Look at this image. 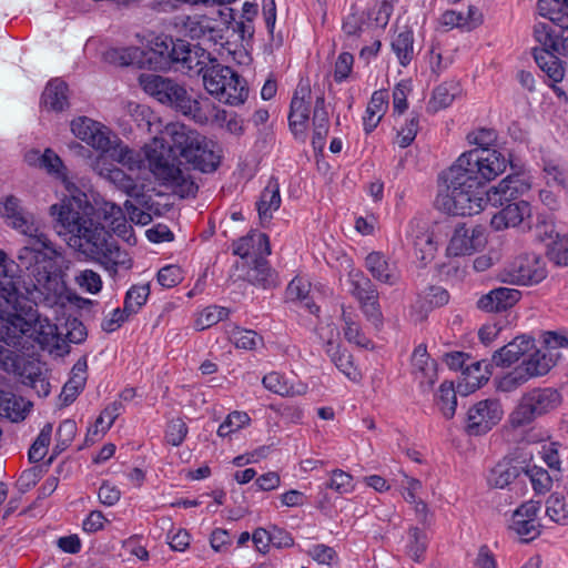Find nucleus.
Segmentation results:
<instances>
[{"label": "nucleus", "instance_id": "7c9ffc66", "mask_svg": "<svg viewBox=\"0 0 568 568\" xmlns=\"http://www.w3.org/2000/svg\"><path fill=\"white\" fill-rule=\"evenodd\" d=\"M280 184L276 179L272 178L261 193L257 202V212L262 222H268L273 212L281 206Z\"/></svg>", "mask_w": 568, "mask_h": 568}, {"label": "nucleus", "instance_id": "774afa93", "mask_svg": "<svg viewBox=\"0 0 568 568\" xmlns=\"http://www.w3.org/2000/svg\"><path fill=\"white\" fill-rule=\"evenodd\" d=\"M542 351L551 353L561 358L560 348H568V336L564 332L548 331L542 334Z\"/></svg>", "mask_w": 568, "mask_h": 568}, {"label": "nucleus", "instance_id": "aec40b11", "mask_svg": "<svg viewBox=\"0 0 568 568\" xmlns=\"http://www.w3.org/2000/svg\"><path fill=\"white\" fill-rule=\"evenodd\" d=\"M305 94H308V91L304 88L295 92L288 114L291 131L298 139L305 138L310 119V102L305 101Z\"/></svg>", "mask_w": 568, "mask_h": 568}, {"label": "nucleus", "instance_id": "c756f323", "mask_svg": "<svg viewBox=\"0 0 568 568\" xmlns=\"http://www.w3.org/2000/svg\"><path fill=\"white\" fill-rule=\"evenodd\" d=\"M388 108V93L385 90L375 91L368 102L363 118V125L366 133L373 132Z\"/></svg>", "mask_w": 568, "mask_h": 568}, {"label": "nucleus", "instance_id": "a211bd4d", "mask_svg": "<svg viewBox=\"0 0 568 568\" xmlns=\"http://www.w3.org/2000/svg\"><path fill=\"white\" fill-rule=\"evenodd\" d=\"M183 32L192 39L216 43L221 39L219 22L204 14L183 17L181 20Z\"/></svg>", "mask_w": 568, "mask_h": 568}, {"label": "nucleus", "instance_id": "bb28decb", "mask_svg": "<svg viewBox=\"0 0 568 568\" xmlns=\"http://www.w3.org/2000/svg\"><path fill=\"white\" fill-rule=\"evenodd\" d=\"M88 363L85 357H81L73 365L71 377L64 384L60 398L64 405H69L78 397L84 388L87 382Z\"/></svg>", "mask_w": 568, "mask_h": 568}, {"label": "nucleus", "instance_id": "79ce46f5", "mask_svg": "<svg viewBox=\"0 0 568 568\" xmlns=\"http://www.w3.org/2000/svg\"><path fill=\"white\" fill-rule=\"evenodd\" d=\"M262 384L267 390L282 397H292L304 393V387L296 389L288 378L278 372H271L266 374L262 378Z\"/></svg>", "mask_w": 568, "mask_h": 568}, {"label": "nucleus", "instance_id": "1a4fd4ad", "mask_svg": "<svg viewBox=\"0 0 568 568\" xmlns=\"http://www.w3.org/2000/svg\"><path fill=\"white\" fill-rule=\"evenodd\" d=\"M546 275V262L536 253H526L517 256L500 273L503 282L519 285L537 284Z\"/></svg>", "mask_w": 568, "mask_h": 568}, {"label": "nucleus", "instance_id": "f03ea898", "mask_svg": "<svg viewBox=\"0 0 568 568\" xmlns=\"http://www.w3.org/2000/svg\"><path fill=\"white\" fill-rule=\"evenodd\" d=\"M142 151L145 166L154 179L181 197L194 196L197 185L190 171L182 168L173 152H178L193 169L205 173L215 171L220 163L213 143L182 123L168 124L164 136L153 138Z\"/></svg>", "mask_w": 568, "mask_h": 568}, {"label": "nucleus", "instance_id": "cd10ccee", "mask_svg": "<svg viewBox=\"0 0 568 568\" xmlns=\"http://www.w3.org/2000/svg\"><path fill=\"white\" fill-rule=\"evenodd\" d=\"M555 53V51L546 47L534 49V58L538 67L551 82L558 83L565 77V68L561 60Z\"/></svg>", "mask_w": 568, "mask_h": 568}, {"label": "nucleus", "instance_id": "4468645a", "mask_svg": "<svg viewBox=\"0 0 568 568\" xmlns=\"http://www.w3.org/2000/svg\"><path fill=\"white\" fill-rule=\"evenodd\" d=\"M531 187V180L525 174H513L503 179L497 185L487 190V201L493 206H503Z\"/></svg>", "mask_w": 568, "mask_h": 568}, {"label": "nucleus", "instance_id": "412c9836", "mask_svg": "<svg viewBox=\"0 0 568 568\" xmlns=\"http://www.w3.org/2000/svg\"><path fill=\"white\" fill-rule=\"evenodd\" d=\"M532 346L534 339L531 337L525 335L517 336L494 353L491 363L498 367L510 366L529 352Z\"/></svg>", "mask_w": 568, "mask_h": 568}, {"label": "nucleus", "instance_id": "bf43d9fd", "mask_svg": "<svg viewBox=\"0 0 568 568\" xmlns=\"http://www.w3.org/2000/svg\"><path fill=\"white\" fill-rule=\"evenodd\" d=\"M326 488L334 490L338 495H346L355 490V481L351 474L342 469H334L326 483Z\"/></svg>", "mask_w": 568, "mask_h": 568}, {"label": "nucleus", "instance_id": "0eeeda50", "mask_svg": "<svg viewBox=\"0 0 568 568\" xmlns=\"http://www.w3.org/2000/svg\"><path fill=\"white\" fill-rule=\"evenodd\" d=\"M561 402V394L555 388H532L520 397L518 405L510 414V423L515 427L528 425L558 408Z\"/></svg>", "mask_w": 568, "mask_h": 568}, {"label": "nucleus", "instance_id": "a18cd8bd", "mask_svg": "<svg viewBox=\"0 0 568 568\" xmlns=\"http://www.w3.org/2000/svg\"><path fill=\"white\" fill-rule=\"evenodd\" d=\"M230 313V310L226 307L210 305L199 314L194 326L197 331H204L219 322L226 320Z\"/></svg>", "mask_w": 568, "mask_h": 568}, {"label": "nucleus", "instance_id": "393cba45", "mask_svg": "<svg viewBox=\"0 0 568 568\" xmlns=\"http://www.w3.org/2000/svg\"><path fill=\"white\" fill-rule=\"evenodd\" d=\"M197 99L187 94L185 88L176 81L170 79L164 92L159 98V102L174 108L176 111L189 116Z\"/></svg>", "mask_w": 568, "mask_h": 568}, {"label": "nucleus", "instance_id": "473e14b6", "mask_svg": "<svg viewBox=\"0 0 568 568\" xmlns=\"http://www.w3.org/2000/svg\"><path fill=\"white\" fill-rule=\"evenodd\" d=\"M326 354L331 361L349 381L358 382L362 377L361 372L354 365L352 355L346 351H341L339 345L332 339H328L325 348Z\"/></svg>", "mask_w": 568, "mask_h": 568}, {"label": "nucleus", "instance_id": "603ef678", "mask_svg": "<svg viewBox=\"0 0 568 568\" xmlns=\"http://www.w3.org/2000/svg\"><path fill=\"white\" fill-rule=\"evenodd\" d=\"M546 515L556 524H568V506L562 496L551 494L546 501Z\"/></svg>", "mask_w": 568, "mask_h": 568}, {"label": "nucleus", "instance_id": "5701e85b", "mask_svg": "<svg viewBox=\"0 0 568 568\" xmlns=\"http://www.w3.org/2000/svg\"><path fill=\"white\" fill-rule=\"evenodd\" d=\"M232 113L221 109L209 98H200L190 113V118L199 124L214 123L224 128Z\"/></svg>", "mask_w": 568, "mask_h": 568}, {"label": "nucleus", "instance_id": "2eb2a0df", "mask_svg": "<svg viewBox=\"0 0 568 568\" xmlns=\"http://www.w3.org/2000/svg\"><path fill=\"white\" fill-rule=\"evenodd\" d=\"M365 267L372 277L379 283L394 286L400 282L402 272L398 263L379 251L367 254Z\"/></svg>", "mask_w": 568, "mask_h": 568}, {"label": "nucleus", "instance_id": "4c0bfd02", "mask_svg": "<svg viewBox=\"0 0 568 568\" xmlns=\"http://www.w3.org/2000/svg\"><path fill=\"white\" fill-rule=\"evenodd\" d=\"M558 362V355L546 353L540 348L525 359L521 365L530 377L534 378L546 375Z\"/></svg>", "mask_w": 568, "mask_h": 568}, {"label": "nucleus", "instance_id": "c03bdc74", "mask_svg": "<svg viewBox=\"0 0 568 568\" xmlns=\"http://www.w3.org/2000/svg\"><path fill=\"white\" fill-rule=\"evenodd\" d=\"M536 10L540 17L548 19L554 27L568 16L564 1L560 2L559 0H538Z\"/></svg>", "mask_w": 568, "mask_h": 568}, {"label": "nucleus", "instance_id": "6e6d98bb", "mask_svg": "<svg viewBox=\"0 0 568 568\" xmlns=\"http://www.w3.org/2000/svg\"><path fill=\"white\" fill-rule=\"evenodd\" d=\"M122 403L113 402L104 408V410L98 417L93 428L89 429V434L98 435L99 433L104 434L113 425L114 420L121 414Z\"/></svg>", "mask_w": 568, "mask_h": 568}, {"label": "nucleus", "instance_id": "c85d7f7f", "mask_svg": "<svg viewBox=\"0 0 568 568\" xmlns=\"http://www.w3.org/2000/svg\"><path fill=\"white\" fill-rule=\"evenodd\" d=\"M21 293L19 286L6 287L0 285V341L3 339L4 333H8L7 327L14 311H17Z\"/></svg>", "mask_w": 568, "mask_h": 568}, {"label": "nucleus", "instance_id": "e2e57ef3", "mask_svg": "<svg viewBox=\"0 0 568 568\" xmlns=\"http://www.w3.org/2000/svg\"><path fill=\"white\" fill-rule=\"evenodd\" d=\"M169 78H164L159 74H141L139 78L140 85L144 90L145 93L159 100L162 92L166 89L169 84Z\"/></svg>", "mask_w": 568, "mask_h": 568}, {"label": "nucleus", "instance_id": "5fc2aeb1", "mask_svg": "<svg viewBox=\"0 0 568 568\" xmlns=\"http://www.w3.org/2000/svg\"><path fill=\"white\" fill-rule=\"evenodd\" d=\"M52 430L53 426L50 423L45 424L40 430L38 437L29 449V459L31 463H39L47 455Z\"/></svg>", "mask_w": 568, "mask_h": 568}, {"label": "nucleus", "instance_id": "ea45409f", "mask_svg": "<svg viewBox=\"0 0 568 568\" xmlns=\"http://www.w3.org/2000/svg\"><path fill=\"white\" fill-rule=\"evenodd\" d=\"M347 281L349 284V293L358 303L378 294L376 285L359 270H352L348 273Z\"/></svg>", "mask_w": 568, "mask_h": 568}, {"label": "nucleus", "instance_id": "de8ad7c7", "mask_svg": "<svg viewBox=\"0 0 568 568\" xmlns=\"http://www.w3.org/2000/svg\"><path fill=\"white\" fill-rule=\"evenodd\" d=\"M196 52H193L189 42L181 39H173V43L170 48V59L169 67L172 63H181L186 69L193 68L194 55Z\"/></svg>", "mask_w": 568, "mask_h": 568}, {"label": "nucleus", "instance_id": "09e8293b", "mask_svg": "<svg viewBox=\"0 0 568 568\" xmlns=\"http://www.w3.org/2000/svg\"><path fill=\"white\" fill-rule=\"evenodd\" d=\"M530 375L525 371L523 365L516 366L513 371L508 372L497 381V388L500 392L510 393L527 383Z\"/></svg>", "mask_w": 568, "mask_h": 568}, {"label": "nucleus", "instance_id": "7ed1b4c3", "mask_svg": "<svg viewBox=\"0 0 568 568\" xmlns=\"http://www.w3.org/2000/svg\"><path fill=\"white\" fill-rule=\"evenodd\" d=\"M0 216L7 226L30 239L19 250L17 260L27 276L36 281L41 302L50 306L63 303L65 283L59 276L57 261L60 252L41 231V222L12 194L0 201Z\"/></svg>", "mask_w": 568, "mask_h": 568}, {"label": "nucleus", "instance_id": "a878e982", "mask_svg": "<svg viewBox=\"0 0 568 568\" xmlns=\"http://www.w3.org/2000/svg\"><path fill=\"white\" fill-rule=\"evenodd\" d=\"M108 152H110V156L113 161L125 166L130 171L140 170L146 165L143 151L141 150V152H138L130 149L119 140L115 134L112 138V146Z\"/></svg>", "mask_w": 568, "mask_h": 568}, {"label": "nucleus", "instance_id": "20e7f679", "mask_svg": "<svg viewBox=\"0 0 568 568\" xmlns=\"http://www.w3.org/2000/svg\"><path fill=\"white\" fill-rule=\"evenodd\" d=\"M31 281L33 288L32 291L26 290L27 294L21 293L17 311H14L12 320L7 327L8 334L7 332L4 333L2 342L8 345H17L23 336H28L38 343L42 349L50 352L59 349L61 337L58 333V326L48 317L41 316L38 310L34 308V305L40 304L50 308L63 307L69 301L68 292L67 290L64 291L65 300L63 303L52 306L45 305L41 302L42 295L36 288V281L33 278Z\"/></svg>", "mask_w": 568, "mask_h": 568}, {"label": "nucleus", "instance_id": "e433bc0d", "mask_svg": "<svg viewBox=\"0 0 568 568\" xmlns=\"http://www.w3.org/2000/svg\"><path fill=\"white\" fill-rule=\"evenodd\" d=\"M491 364L487 361H476L467 364L463 371V382L466 392H475L491 375Z\"/></svg>", "mask_w": 568, "mask_h": 568}, {"label": "nucleus", "instance_id": "0e129e2a", "mask_svg": "<svg viewBox=\"0 0 568 568\" xmlns=\"http://www.w3.org/2000/svg\"><path fill=\"white\" fill-rule=\"evenodd\" d=\"M21 377L22 384L32 388L39 397L49 395L50 384L39 368L31 369L28 374L22 373Z\"/></svg>", "mask_w": 568, "mask_h": 568}, {"label": "nucleus", "instance_id": "c9c22d12", "mask_svg": "<svg viewBox=\"0 0 568 568\" xmlns=\"http://www.w3.org/2000/svg\"><path fill=\"white\" fill-rule=\"evenodd\" d=\"M392 50L402 67H407L414 58V33L407 28L397 29L392 38Z\"/></svg>", "mask_w": 568, "mask_h": 568}, {"label": "nucleus", "instance_id": "f704fd0d", "mask_svg": "<svg viewBox=\"0 0 568 568\" xmlns=\"http://www.w3.org/2000/svg\"><path fill=\"white\" fill-rule=\"evenodd\" d=\"M173 43V38L161 36L156 37L151 48L146 52H142L145 57L144 63L149 64L151 69H166L169 68L170 48Z\"/></svg>", "mask_w": 568, "mask_h": 568}, {"label": "nucleus", "instance_id": "6ab92c4d", "mask_svg": "<svg viewBox=\"0 0 568 568\" xmlns=\"http://www.w3.org/2000/svg\"><path fill=\"white\" fill-rule=\"evenodd\" d=\"M520 297L521 293L516 288L498 287L481 295L477 301V307L487 313H499L513 307Z\"/></svg>", "mask_w": 568, "mask_h": 568}, {"label": "nucleus", "instance_id": "680f3d73", "mask_svg": "<svg viewBox=\"0 0 568 568\" xmlns=\"http://www.w3.org/2000/svg\"><path fill=\"white\" fill-rule=\"evenodd\" d=\"M427 547L426 534L417 527H413L407 534V554L412 559L418 561Z\"/></svg>", "mask_w": 568, "mask_h": 568}, {"label": "nucleus", "instance_id": "69168bd1", "mask_svg": "<svg viewBox=\"0 0 568 568\" xmlns=\"http://www.w3.org/2000/svg\"><path fill=\"white\" fill-rule=\"evenodd\" d=\"M547 255L557 265H568V233L547 244Z\"/></svg>", "mask_w": 568, "mask_h": 568}, {"label": "nucleus", "instance_id": "72a5a7b5", "mask_svg": "<svg viewBox=\"0 0 568 568\" xmlns=\"http://www.w3.org/2000/svg\"><path fill=\"white\" fill-rule=\"evenodd\" d=\"M329 120L328 112L325 109L324 97H317L313 114V136L312 144L314 150L322 151L328 134Z\"/></svg>", "mask_w": 568, "mask_h": 568}, {"label": "nucleus", "instance_id": "b1692460", "mask_svg": "<svg viewBox=\"0 0 568 568\" xmlns=\"http://www.w3.org/2000/svg\"><path fill=\"white\" fill-rule=\"evenodd\" d=\"M285 298L287 302L298 304L311 314H317L320 307L314 301V295L311 290V282L302 276H295L287 285L285 291Z\"/></svg>", "mask_w": 568, "mask_h": 568}, {"label": "nucleus", "instance_id": "3c124183", "mask_svg": "<svg viewBox=\"0 0 568 568\" xmlns=\"http://www.w3.org/2000/svg\"><path fill=\"white\" fill-rule=\"evenodd\" d=\"M415 255L424 263L432 261L437 251V244L434 241L433 234L429 232H422L417 234L413 241Z\"/></svg>", "mask_w": 568, "mask_h": 568}, {"label": "nucleus", "instance_id": "58836bf2", "mask_svg": "<svg viewBox=\"0 0 568 568\" xmlns=\"http://www.w3.org/2000/svg\"><path fill=\"white\" fill-rule=\"evenodd\" d=\"M246 280L254 286L271 288L277 285V276L265 258H255L254 265L246 272Z\"/></svg>", "mask_w": 568, "mask_h": 568}, {"label": "nucleus", "instance_id": "dca6fc26", "mask_svg": "<svg viewBox=\"0 0 568 568\" xmlns=\"http://www.w3.org/2000/svg\"><path fill=\"white\" fill-rule=\"evenodd\" d=\"M534 38L541 45L565 54L568 52V16L555 28L546 22H536Z\"/></svg>", "mask_w": 568, "mask_h": 568}, {"label": "nucleus", "instance_id": "49530a36", "mask_svg": "<svg viewBox=\"0 0 568 568\" xmlns=\"http://www.w3.org/2000/svg\"><path fill=\"white\" fill-rule=\"evenodd\" d=\"M436 404L444 417L452 418L455 415L457 397L452 383L444 382L439 386L436 395Z\"/></svg>", "mask_w": 568, "mask_h": 568}, {"label": "nucleus", "instance_id": "2f4dec72", "mask_svg": "<svg viewBox=\"0 0 568 568\" xmlns=\"http://www.w3.org/2000/svg\"><path fill=\"white\" fill-rule=\"evenodd\" d=\"M523 467L511 460L498 462L487 475V484L493 488H505L509 486L521 473Z\"/></svg>", "mask_w": 568, "mask_h": 568}, {"label": "nucleus", "instance_id": "a19ab883", "mask_svg": "<svg viewBox=\"0 0 568 568\" xmlns=\"http://www.w3.org/2000/svg\"><path fill=\"white\" fill-rule=\"evenodd\" d=\"M68 87L61 79L51 80L43 94L42 100L47 108L54 111H62L68 106Z\"/></svg>", "mask_w": 568, "mask_h": 568}, {"label": "nucleus", "instance_id": "4be33fe9", "mask_svg": "<svg viewBox=\"0 0 568 568\" xmlns=\"http://www.w3.org/2000/svg\"><path fill=\"white\" fill-rule=\"evenodd\" d=\"M412 373L422 386H433L437 379L435 361L430 359L425 345H418L412 355Z\"/></svg>", "mask_w": 568, "mask_h": 568}, {"label": "nucleus", "instance_id": "ddd939ff", "mask_svg": "<svg viewBox=\"0 0 568 568\" xmlns=\"http://www.w3.org/2000/svg\"><path fill=\"white\" fill-rule=\"evenodd\" d=\"M486 244L484 229L458 224L447 247L449 255H469L483 248Z\"/></svg>", "mask_w": 568, "mask_h": 568}, {"label": "nucleus", "instance_id": "4d7b16f0", "mask_svg": "<svg viewBox=\"0 0 568 568\" xmlns=\"http://www.w3.org/2000/svg\"><path fill=\"white\" fill-rule=\"evenodd\" d=\"M345 327H344V336L349 342L361 347H368L371 342L363 334L361 326L357 322H355L353 314L347 313L343 310L342 314Z\"/></svg>", "mask_w": 568, "mask_h": 568}, {"label": "nucleus", "instance_id": "8fccbe9b", "mask_svg": "<svg viewBox=\"0 0 568 568\" xmlns=\"http://www.w3.org/2000/svg\"><path fill=\"white\" fill-rule=\"evenodd\" d=\"M150 295L149 284L133 285L125 294L124 308L126 313L136 314L146 303Z\"/></svg>", "mask_w": 568, "mask_h": 568}, {"label": "nucleus", "instance_id": "052dcab7", "mask_svg": "<svg viewBox=\"0 0 568 568\" xmlns=\"http://www.w3.org/2000/svg\"><path fill=\"white\" fill-rule=\"evenodd\" d=\"M251 422L250 416L245 412H232L224 422L219 426L217 435L220 437L231 436L233 433L247 426Z\"/></svg>", "mask_w": 568, "mask_h": 568}, {"label": "nucleus", "instance_id": "f8f14e48", "mask_svg": "<svg viewBox=\"0 0 568 568\" xmlns=\"http://www.w3.org/2000/svg\"><path fill=\"white\" fill-rule=\"evenodd\" d=\"M539 510V501L528 500L514 511L509 527L524 541H530L540 535L541 526L537 518Z\"/></svg>", "mask_w": 568, "mask_h": 568}, {"label": "nucleus", "instance_id": "f3484780", "mask_svg": "<svg viewBox=\"0 0 568 568\" xmlns=\"http://www.w3.org/2000/svg\"><path fill=\"white\" fill-rule=\"evenodd\" d=\"M532 215L531 205L527 201H518L507 204L490 221L491 227L500 231L507 227L528 225Z\"/></svg>", "mask_w": 568, "mask_h": 568}, {"label": "nucleus", "instance_id": "864d4df0", "mask_svg": "<svg viewBox=\"0 0 568 568\" xmlns=\"http://www.w3.org/2000/svg\"><path fill=\"white\" fill-rule=\"evenodd\" d=\"M459 93V87L455 83H443L433 93L430 104L435 111L449 106Z\"/></svg>", "mask_w": 568, "mask_h": 568}, {"label": "nucleus", "instance_id": "6e6552de", "mask_svg": "<svg viewBox=\"0 0 568 568\" xmlns=\"http://www.w3.org/2000/svg\"><path fill=\"white\" fill-rule=\"evenodd\" d=\"M456 162L483 185L501 174L508 164L506 156L495 149L469 150L460 154Z\"/></svg>", "mask_w": 568, "mask_h": 568}, {"label": "nucleus", "instance_id": "338daca9", "mask_svg": "<svg viewBox=\"0 0 568 568\" xmlns=\"http://www.w3.org/2000/svg\"><path fill=\"white\" fill-rule=\"evenodd\" d=\"M74 282L83 291L90 294H98L102 290V278L99 273L92 270L80 271L74 276Z\"/></svg>", "mask_w": 568, "mask_h": 568}, {"label": "nucleus", "instance_id": "f257e3e1", "mask_svg": "<svg viewBox=\"0 0 568 568\" xmlns=\"http://www.w3.org/2000/svg\"><path fill=\"white\" fill-rule=\"evenodd\" d=\"M40 169L63 183L69 193L60 204L50 207L51 214L57 216L59 234L68 236V244L109 272L116 273L120 267L130 268L128 253L121 250L104 226L90 217L92 206L87 195L69 180L61 158L53 150L45 149Z\"/></svg>", "mask_w": 568, "mask_h": 568}, {"label": "nucleus", "instance_id": "13d9d810", "mask_svg": "<svg viewBox=\"0 0 568 568\" xmlns=\"http://www.w3.org/2000/svg\"><path fill=\"white\" fill-rule=\"evenodd\" d=\"M230 341L237 348L252 351L262 343V337L254 331L234 327L230 333Z\"/></svg>", "mask_w": 568, "mask_h": 568}, {"label": "nucleus", "instance_id": "37998d69", "mask_svg": "<svg viewBox=\"0 0 568 568\" xmlns=\"http://www.w3.org/2000/svg\"><path fill=\"white\" fill-rule=\"evenodd\" d=\"M104 60L108 63L126 67L131 64H144L142 51L139 48H115L104 53Z\"/></svg>", "mask_w": 568, "mask_h": 568}, {"label": "nucleus", "instance_id": "9d476101", "mask_svg": "<svg viewBox=\"0 0 568 568\" xmlns=\"http://www.w3.org/2000/svg\"><path fill=\"white\" fill-rule=\"evenodd\" d=\"M503 415L499 400H480L468 410L466 430L474 436L486 434L501 420Z\"/></svg>", "mask_w": 568, "mask_h": 568}, {"label": "nucleus", "instance_id": "9b49d317", "mask_svg": "<svg viewBox=\"0 0 568 568\" xmlns=\"http://www.w3.org/2000/svg\"><path fill=\"white\" fill-rule=\"evenodd\" d=\"M71 131L81 141L97 151L106 153L112 146V131L101 122L88 116H79L71 121Z\"/></svg>", "mask_w": 568, "mask_h": 568}, {"label": "nucleus", "instance_id": "39448f33", "mask_svg": "<svg viewBox=\"0 0 568 568\" xmlns=\"http://www.w3.org/2000/svg\"><path fill=\"white\" fill-rule=\"evenodd\" d=\"M446 191L436 197L439 210L460 216L480 213L489 203L481 181H475L456 161L445 173Z\"/></svg>", "mask_w": 568, "mask_h": 568}, {"label": "nucleus", "instance_id": "423d86ee", "mask_svg": "<svg viewBox=\"0 0 568 568\" xmlns=\"http://www.w3.org/2000/svg\"><path fill=\"white\" fill-rule=\"evenodd\" d=\"M203 85L209 94L229 105L243 104L248 97L244 78L231 67L220 63L205 64L199 69Z\"/></svg>", "mask_w": 568, "mask_h": 568}]
</instances>
